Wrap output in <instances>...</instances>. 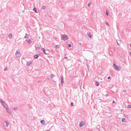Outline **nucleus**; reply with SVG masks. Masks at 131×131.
<instances>
[{
  "mask_svg": "<svg viewBox=\"0 0 131 131\" xmlns=\"http://www.w3.org/2000/svg\"><path fill=\"white\" fill-rule=\"evenodd\" d=\"M61 37V39L64 41L68 40L69 38L68 36L66 35H62Z\"/></svg>",
  "mask_w": 131,
  "mask_h": 131,
  "instance_id": "obj_1",
  "label": "nucleus"
},
{
  "mask_svg": "<svg viewBox=\"0 0 131 131\" xmlns=\"http://www.w3.org/2000/svg\"><path fill=\"white\" fill-rule=\"evenodd\" d=\"M113 65L114 68L117 71H119L121 70V69L119 68V66L115 64L114 63H113Z\"/></svg>",
  "mask_w": 131,
  "mask_h": 131,
  "instance_id": "obj_2",
  "label": "nucleus"
},
{
  "mask_svg": "<svg viewBox=\"0 0 131 131\" xmlns=\"http://www.w3.org/2000/svg\"><path fill=\"white\" fill-rule=\"evenodd\" d=\"M15 54L16 57H19L20 55L19 51L18 50H17Z\"/></svg>",
  "mask_w": 131,
  "mask_h": 131,
  "instance_id": "obj_3",
  "label": "nucleus"
},
{
  "mask_svg": "<svg viewBox=\"0 0 131 131\" xmlns=\"http://www.w3.org/2000/svg\"><path fill=\"white\" fill-rule=\"evenodd\" d=\"M61 83L62 85V86L63 85V84L64 83V79L63 77V76H62L61 78Z\"/></svg>",
  "mask_w": 131,
  "mask_h": 131,
  "instance_id": "obj_4",
  "label": "nucleus"
},
{
  "mask_svg": "<svg viewBox=\"0 0 131 131\" xmlns=\"http://www.w3.org/2000/svg\"><path fill=\"white\" fill-rule=\"evenodd\" d=\"M0 102L1 103L2 105L3 106L5 105H6V104L5 102L3 101L2 99H0Z\"/></svg>",
  "mask_w": 131,
  "mask_h": 131,
  "instance_id": "obj_5",
  "label": "nucleus"
},
{
  "mask_svg": "<svg viewBox=\"0 0 131 131\" xmlns=\"http://www.w3.org/2000/svg\"><path fill=\"white\" fill-rule=\"evenodd\" d=\"M85 124V122H81L79 124V126L80 127H82Z\"/></svg>",
  "mask_w": 131,
  "mask_h": 131,
  "instance_id": "obj_6",
  "label": "nucleus"
},
{
  "mask_svg": "<svg viewBox=\"0 0 131 131\" xmlns=\"http://www.w3.org/2000/svg\"><path fill=\"white\" fill-rule=\"evenodd\" d=\"M41 50H42V51H43V53L44 54H48V53H46V52L45 49L44 48H41Z\"/></svg>",
  "mask_w": 131,
  "mask_h": 131,
  "instance_id": "obj_7",
  "label": "nucleus"
},
{
  "mask_svg": "<svg viewBox=\"0 0 131 131\" xmlns=\"http://www.w3.org/2000/svg\"><path fill=\"white\" fill-rule=\"evenodd\" d=\"M40 56L39 54H36L34 56V58L35 59L37 58Z\"/></svg>",
  "mask_w": 131,
  "mask_h": 131,
  "instance_id": "obj_8",
  "label": "nucleus"
},
{
  "mask_svg": "<svg viewBox=\"0 0 131 131\" xmlns=\"http://www.w3.org/2000/svg\"><path fill=\"white\" fill-rule=\"evenodd\" d=\"M40 123L42 125H44L45 124V122L43 120H41L40 121Z\"/></svg>",
  "mask_w": 131,
  "mask_h": 131,
  "instance_id": "obj_9",
  "label": "nucleus"
},
{
  "mask_svg": "<svg viewBox=\"0 0 131 131\" xmlns=\"http://www.w3.org/2000/svg\"><path fill=\"white\" fill-rule=\"evenodd\" d=\"M6 111L8 113H12L11 111L10 110L8 107L6 108Z\"/></svg>",
  "mask_w": 131,
  "mask_h": 131,
  "instance_id": "obj_10",
  "label": "nucleus"
},
{
  "mask_svg": "<svg viewBox=\"0 0 131 131\" xmlns=\"http://www.w3.org/2000/svg\"><path fill=\"white\" fill-rule=\"evenodd\" d=\"M117 42L118 45H119L121 43V40H117Z\"/></svg>",
  "mask_w": 131,
  "mask_h": 131,
  "instance_id": "obj_11",
  "label": "nucleus"
},
{
  "mask_svg": "<svg viewBox=\"0 0 131 131\" xmlns=\"http://www.w3.org/2000/svg\"><path fill=\"white\" fill-rule=\"evenodd\" d=\"M32 64V63L31 61L29 62H27L26 63L27 65L28 66H30V64Z\"/></svg>",
  "mask_w": 131,
  "mask_h": 131,
  "instance_id": "obj_12",
  "label": "nucleus"
},
{
  "mask_svg": "<svg viewBox=\"0 0 131 131\" xmlns=\"http://www.w3.org/2000/svg\"><path fill=\"white\" fill-rule=\"evenodd\" d=\"M87 34L88 36L89 37L91 38L92 36L90 32H87Z\"/></svg>",
  "mask_w": 131,
  "mask_h": 131,
  "instance_id": "obj_13",
  "label": "nucleus"
},
{
  "mask_svg": "<svg viewBox=\"0 0 131 131\" xmlns=\"http://www.w3.org/2000/svg\"><path fill=\"white\" fill-rule=\"evenodd\" d=\"M12 34L10 33L8 34V37L10 39L12 37Z\"/></svg>",
  "mask_w": 131,
  "mask_h": 131,
  "instance_id": "obj_14",
  "label": "nucleus"
},
{
  "mask_svg": "<svg viewBox=\"0 0 131 131\" xmlns=\"http://www.w3.org/2000/svg\"><path fill=\"white\" fill-rule=\"evenodd\" d=\"M5 123L6 124V127H8V125H9V123L7 121H5Z\"/></svg>",
  "mask_w": 131,
  "mask_h": 131,
  "instance_id": "obj_15",
  "label": "nucleus"
},
{
  "mask_svg": "<svg viewBox=\"0 0 131 131\" xmlns=\"http://www.w3.org/2000/svg\"><path fill=\"white\" fill-rule=\"evenodd\" d=\"M29 37V35L27 34H26V35L25 36V37H24V38H28Z\"/></svg>",
  "mask_w": 131,
  "mask_h": 131,
  "instance_id": "obj_16",
  "label": "nucleus"
},
{
  "mask_svg": "<svg viewBox=\"0 0 131 131\" xmlns=\"http://www.w3.org/2000/svg\"><path fill=\"white\" fill-rule=\"evenodd\" d=\"M33 10L34 11V12H35V13H37V9L36 8H35V7L34 8H33Z\"/></svg>",
  "mask_w": 131,
  "mask_h": 131,
  "instance_id": "obj_17",
  "label": "nucleus"
},
{
  "mask_svg": "<svg viewBox=\"0 0 131 131\" xmlns=\"http://www.w3.org/2000/svg\"><path fill=\"white\" fill-rule=\"evenodd\" d=\"M126 121V119L125 118H123L122 120V122H125Z\"/></svg>",
  "mask_w": 131,
  "mask_h": 131,
  "instance_id": "obj_18",
  "label": "nucleus"
},
{
  "mask_svg": "<svg viewBox=\"0 0 131 131\" xmlns=\"http://www.w3.org/2000/svg\"><path fill=\"white\" fill-rule=\"evenodd\" d=\"M95 84L96 86H99V82L98 81H96V82Z\"/></svg>",
  "mask_w": 131,
  "mask_h": 131,
  "instance_id": "obj_19",
  "label": "nucleus"
},
{
  "mask_svg": "<svg viewBox=\"0 0 131 131\" xmlns=\"http://www.w3.org/2000/svg\"><path fill=\"white\" fill-rule=\"evenodd\" d=\"M27 42L28 43H30L31 42V40L30 39H29L28 40Z\"/></svg>",
  "mask_w": 131,
  "mask_h": 131,
  "instance_id": "obj_20",
  "label": "nucleus"
},
{
  "mask_svg": "<svg viewBox=\"0 0 131 131\" xmlns=\"http://www.w3.org/2000/svg\"><path fill=\"white\" fill-rule=\"evenodd\" d=\"M106 15L107 16H108V14H109L108 12L107 11V10H106Z\"/></svg>",
  "mask_w": 131,
  "mask_h": 131,
  "instance_id": "obj_21",
  "label": "nucleus"
},
{
  "mask_svg": "<svg viewBox=\"0 0 131 131\" xmlns=\"http://www.w3.org/2000/svg\"><path fill=\"white\" fill-rule=\"evenodd\" d=\"M50 78H53V77H54V75H53V74H51V75H50Z\"/></svg>",
  "mask_w": 131,
  "mask_h": 131,
  "instance_id": "obj_22",
  "label": "nucleus"
},
{
  "mask_svg": "<svg viewBox=\"0 0 131 131\" xmlns=\"http://www.w3.org/2000/svg\"><path fill=\"white\" fill-rule=\"evenodd\" d=\"M91 5V3L90 2L89 3L88 5V6L90 7Z\"/></svg>",
  "mask_w": 131,
  "mask_h": 131,
  "instance_id": "obj_23",
  "label": "nucleus"
},
{
  "mask_svg": "<svg viewBox=\"0 0 131 131\" xmlns=\"http://www.w3.org/2000/svg\"><path fill=\"white\" fill-rule=\"evenodd\" d=\"M105 23L108 26H110V25L108 23L106 22H105Z\"/></svg>",
  "mask_w": 131,
  "mask_h": 131,
  "instance_id": "obj_24",
  "label": "nucleus"
},
{
  "mask_svg": "<svg viewBox=\"0 0 131 131\" xmlns=\"http://www.w3.org/2000/svg\"><path fill=\"white\" fill-rule=\"evenodd\" d=\"M45 8H46V7H45V6H43L42 7V9L44 10Z\"/></svg>",
  "mask_w": 131,
  "mask_h": 131,
  "instance_id": "obj_25",
  "label": "nucleus"
},
{
  "mask_svg": "<svg viewBox=\"0 0 131 131\" xmlns=\"http://www.w3.org/2000/svg\"><path fill=\"white\" fill-rule=\"evenodd\" d=\"M55 47L56 48H58L59 47V45H56L55 46Z\"/></svg>",
  "mask_w": 131,
  "mask_h": 131,
  "instance_id": "obj_26",
  "label": "nucleus"
},
{
  "mask_svg": "<svg viewBox=\"0 0 131 131\" xmlns=\"http://www.w3.org/2000/svg\"><path fill=\"white\" fill-rule=\"evenodd\" d=\"M127 107L128 108H131V105H128V106H127Z\"/></svg>",
  "mask_w": 131,
  "mask_h": 131,
  "instance_id": "obj_27",
  "label": "nucleus"
},
{
  "mask_svg": "<svg viewBox=\"0 0 131 131\" xmlns=\"http://www.w3.org/2000/svg\"><path fill=\"white\" fill-rule=\"evenodd\" d=\"M71 106H73L74 105V103L73 102H71Z\"/></svg>",
  "mask_w": 131,
  "mask_h": 131,
  "instance_id": "obj_28",
  "label": "nucleus"
},
{
  "mask_svg": "<svg viewBox=\"0 0 131 131\" xmlns=\"http://www.w3.org/2000/svg\"><path fill=\"white\" fill-rule=\"evenodd\" d=\"M68 46L69 47H71V44H69L68 45Z\"/></svg>",
  "mask_w": 131,
  "mask_h": 131,
  "instance_id": "obj_29",
  "label": "nucleus"
},
{
  "mask_svg": "<svg viewBox=\"0 0 131 131\" xmlns=\"http://www.w3.org/2000/svg\"><path fill=\"white\" fill-rule=\"evenodd\" d=\"M7 68H4V71H6V70H7Z\"/></svg>",
  "mask_w": 131,
  "mask_h": 131,
  "instance_id": "obj_30",
  "label": "nucleus"
},
{
  "mask_svg": "<svg viewBox=\"0 0 131 131\" xmlns=\"http://www.w3.org/2000/svg\"><path fill=\"white\" fill-rule=\"evenodd\" d=\"M17 107H14V109L15 110H17Z\"/></svg>",
  "mask_w": 131,
  "mask_h": 131,
  "instance_id": "obj_31",
  "label": "nucleus"
},
{
  "mask_svg": "<svg viewBox=\"0 0 131 131\" xmlns=\"http://www.w3.org/2000/svg\"><path fill=\"white\" fill-rule=\"evenodd\" d=\"M66 54H65V59H66L67 58V57H66Z\"/></svg>",
  "mask_w": 131,
  "mask_h": 131,
  "instance_id": "obj_32",
  "label": "nucleus"
},
{
  "mask_svg": "<svg viewBox=\"0 0 131 131\" xmlns=\"http://www.w3.org/2000/svg\"><path fill=\"white\" fill-rule=\"evenodd\" d=\"M111 77H110V76H109L107 78V79H110V78Z\"/></svg>",
  "mask_w": 131,
  "mask_h": 131,
  "instance_id": "obj_33",
  "label": "nucleus"
},
{
  "mask_svg": "<svg viewBox=\"0 0 131 131\" xmlns=\"http://www.w3.org/2000/svg\"><path fill=\"white\" fill-rule=\"evenodd\" d=\"M6 105H4L3 106H4V107L5 108H7L6 106Z\"/></svg>",
  "mask_w": 131,
  "mask_h": 131,
  "instance_id": "obj_34",
  "label": "nucleus"
},
{
  "mask_svg": "<svg viewBox=\"0 0 131 131\" xmlns=\"http://www.w3.org/2000/svg\"><path fill=\"white\" fill-rule=\"evenodd\" d=\"M79 44L80 45H81V43H79Z\"/></svg>",
  "mask_w": 131,
  "mask_h": 131,
  "instance_id": "obj_35",
  "label": "nucleus"
},
{
  "mask_svg": "<svg viewBox=\"0 0 131 131\" xmlns=\"http://www.w3.org/2000/svg\"><path fill=\"white\" fill-rule=\"evenodd\" d=\"M113 103H115V102L114 101H113Z\"/></svg>",
  "mask_w": 131,
  "mask_h": 131,
  "instance_id": "obj_36",
  "label": "nucleus"
},
{
  "mask_svg": "<svg viewBox=\"0 0 131 131\" xmlns=\"http://www.w3.org/2000/svg\"><path fill=\"white\" fill-rule=\"evenodd\" d=\"M40 82V81H37V82Z\"/></svg>",
  "mask_w": 131,
  "mask_h": 131,
  "instance_id": "obj_37",
  "label": "nucleus"
},
{
  "mask_svg": "<svg viewBox=\"0 0 131 131\" xmlns=\"http://www.w3.org/2000/svg\"><path fill=\"white\" fill-rule=\"evenodd\" d=\"M98 128H99V127H100V126L99 125H98Z\"/></svg>",
  "mask_w": 131,
  "mask_h": 131,
  "instance_id": "obj_38",
  "label": "nucleus"
},
{
  "mask_svg": "<svg viewBox=\"0 0 131 131\" xmlns=\"http://www.w3.org/2000/svg\"><path fill=\"white\" fill-rule=\"evenodd\" d=\"M39 47H37V49H39Z\"/></svg>",
  "mask_w": 131,
  "mask_h": 131,
  "instance_id": "obj_39",
  "label": "nucleus"
},
{
  "mask_svg": "<svg viewBox=\"0 0 131 131\" xmlns=\"http://www.w3.org/2000/svg\"><path fill=\"white\" fill-rule=\"evenodd\" d=\"M130 56H131V53L130 52Z\"/></svg>",
  "mask_w": 131,
  "mask_h": 131,
  "instance_id": "obj_40",
  "label": "nucleus"
},
{
  "mask_svg": "<svg viewBox=\"0 0 131 131\" xmlns=\"http://www.w3.org/2000/svg\"><path fill=\"white\" fill-rule=\"evenodd\" d=\"M130 47H131V44H130Z\"/></svg>",
  "mask_w": 131,
  "mask_h": 131,
  "instance_id": "obj_41",
  "label": "nucleus"
},
{
  "mask_svg": "<svg viewBox=\"0 0 131 131\" xmlns=\"http://www.w3.org/2000/svg\"><path fill=\"white\" fill-rule=\"evenodd\" d=\"M46 131H48V130H47Z\"/></svg>",
  "mask_w": 131,
  "mask_h": 131,
  "instance_id": "obj_42",
  "label": "nucleus"
}]
</instances>
